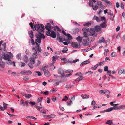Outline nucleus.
<instances>
[{
  "mask_svg": "<svg viewBox=\"0 0 125 125\" xmlns=\"http://www.w3.org/2000/svg\"><path fill=\"white\" fill-rule=\"evenodd\" d=\"M51 26V25L49 23H47V25L45 26V28L46 29L48 30V31H50Z\"/></svg>",
  "mask_w": 125,
  "mask_h": 125,
  "instance_id": "8",
  "label": "nucleus"
},
{
  "mask_svg": "<svg viewBox=\"0 0 125 125\" xmlns=\"http://www.w3.org/2000/svg\"><path fill=\"white\" fill-rule=\"evenodd\" d=\"M81 97L83 99H85L88 98L89 97V96L88 95L85 94H83L81 95Z\"/></svg>",
  "mask_w": 125,
  "mask_h": 125,
  "instance_id": "13",
  "label": "nucleus"
},
{
  "mask_svg": "<svg viewBox=\"0 0 125 125\" xmlns=\"http://www.w3.org/2000/svg\"><path fill=\"white\" fill-rule=\"evenodd\" d=\"M107 26L106 23V22L105 21L102 23L100 24V27L102 28H106Z\"/></svg>",
  "mask_w": 125,
  "mask_h": 125,
  "instance_id": "14",
  "label": "nucleus"
},
{
  "mask_svg": "<svg viewBox=\"0 0 125 125\" xmlns=\"http://www.w3.org/2000/svg\"><path fill=\"white\" fill-rule=\"evenodd\" d=\"M115 106L112 107L113 109L115 110H116L118 109H119V106L118 107L116 105H114Z\"/></svg>",
  "mask_w": 125,
  "mask_h": 125,
  "instance_id": "59",
  "label": "nucleus"
},
{
  "mask_svg": "<svg viewBox=\"0 0 125 125\" xmlns=\"http://www.w3.org/2000/svg\"><path fill=\"white\" fill-rule=\"evenodd\" d=\"M73 71V70H64V72L67 73H71Z\"/></svg>",
  "mask_w": 125,
  "mask_h": 125,
  "instance_id": "31",
  "label": "nucleus"
},
{
  "mask_svg": "<svg viewBox=\"0 0 125 125\" xmlns=\"http://www.w3.org/2000/svg\"><path fill=\"white\" fill-rule=\"evenodd\" d=\"M82 43L83 45L85 46H87L91 45V42L89 41V39L88 38H87V39H83Z\"/></svg>",
  "mask_w": 125,
  "mask_h": 125,
  "instance_id": "5",
  "label": "nucleus"
},
{
  "mask_svg": "<svg viewBox=\"0 0 125 125\" xmlns=\"http://www.w3.org/2000/svg\"><path fill=\"white\" fill-rule=\"evenodd\" d=\"M89 62V61L88 60L82 62L80 64V66H82L83 65L86 64H88Z\"/></svg>",
  "mask_w": 125,
  "mask_h": 125,
  "instance_id": "17",
  "label": "nucleus"
},
{
  "mask_svg": "<svg viewBox=\"0 0 125 125\" xmlns=\"http://www.w3.org/2000/svg\"><path fill=\"white\" fill-rule=\"evenodd\" d=\"M29 34L31 38L33 37V33L32 30H31L29 32Z\"/></svg>",
  "mask_w": 125,
  "mask_h": 125,
  "instance_id": "23",
  "label": "nucleus"
},
{
  "mask_svg": "<svg viewBox=\"0 0 125 125\" xmlns=\"http://www.w3.org/2000/svg\"><path fill=\"white\" fill-rule=\"evenodd\" d=\"M44 71V74L45 76L49 77L50 76V73L48 70H46Z\"/></svg>",
  "mask_w": 125,
  "mask_h": 125,
  "instance_id": "11",
  "label": "nucleus"
},
{
  "mask_svg": "<svg viewBox=\"0 0 125 125\" xmlns=\"http://www.w3.org/2000/svg\"><path fill=\"white\" fill-rule=\"evenodd\" d=\"M119 109H125V105H122L119 106Z\"/></svg>",
  "mask_w": 125,
  "mask_h": 125,
  "instance_id": "46",
  "label": "nucleus"
},
{
  "mask_svg": "<svg viewBox=\"0 0 125 125\" xmlns=\"http://www.w3.org/2000/svg\"><path fill=\"white\" fill-rule=\"evenodd\" d=\"M109 50L108 49H105L104 52V54L105 56H106L107 55V52H109Z\"/></svg>",
  "mask_w": 125,
  "mask_h": 125,
  "instance_id": "53",
  "label": "nucleus"
},
{
  "mask_svg": "<svg viewBox=\"0 0 125 125\" xmlns=\"http://www.w3.org/2000/svg\"><path fill=\"white\" fill-rule=\"evenodd\" d=\"M57 39L58 40L59 42H62L64 41H66L63 37L61 36L57 37Z\"/></svg>",
  "mask_w": 125,
  "mask_h": 125,
  "instance_id": "12",
  "label": "nucleus"
},
{
  "mask_svg": "<svg viewBox=\"0 0 125 125\" xmlns=\"http://www.w3.org/2000/svg\"><path fill=\"white\" fill-rule=\"evenodd\" d=\"M66 41L67 42H62L63 43L64 45H68V44L69 43V42H70V41H69L68 40H67Z\"/></svg>",
  "mask_w": 125,
  "mask_h": 125,
  "instance_id": "49",
  "label": "nucleus"
},
{
  "mask_svg": "<svg viewBox=\"0 0 125 125\" xmlns=\"http://www.w3.org/2000/svg\"><path fill=\"white\" fill-rule=\"evenodd\" d=\"M53 28L55 31H58L59 32L61 31V30L57 26H54Z\"/></svg>",
  "mask_w": 125,
  "mask_h": 125,
  "instance_id": "18",
  "label": "nucleus"
},
{
  "mask_svg": "<svg viewBox=\"0 0 125 125\" xmlns=\"http://www.w3.org/2000/svg\"><path fill=\"white\" fill-rule=\"evenodd\" d=\"M73 31L74 33H78L79 31V29L78 28H76L74 29Z\"/></svg>",
  "mask_w": 125,
  "mask_h": 125,
  "instance_id": "41",
  "label": "nucleus"
},
{
  "mask_svg": "<svg viewBox=\"0 0 125 125\" xmlns=\"http://www.w3.org/2000/svg\"><path fill=\"white\" fill-rule=\"evenodd\" d=\"M26 118H30L32 119H34L35 120H37V119L35 117H34L31 116H27Z\"/></svg>",
  "mask_w": 125,
  "mask_h": 125,
  "instance_id": "33",
  "label": "nucleus"
},
{
  "mask_svg": "<svg viewBox=\"0 0 125 125\" xmlns=\"http://www.w3.org/2000/svg\"><path fill=\"white\" fill-rule=\"evenodd\" d=\"M22 95L26 98H29L32 96L31 95L29 94H23Z\"/></svg>",
  "mask_w": 125,
  "mask_h": 125,
  "instance_id": "21",
  "label": "nucleus"
},
{
  "mask_svg": "<svg viewBox=\"0 0 125 125\" xmlns=\"http://www.w3.org/2000/svg\"><path fill=\"white\" fill-rule=\"evenodd\" d=\"M34 73H37L38 76H39L42 75V74H41V73L39 71H34Z\"/></svg>",
  "mask_w": 125,
  "mask_h": 125,
  "instance_id": "56",
  "label": "nucleus"
},
{
  "mask_svg": "<svg viewBox=\"0 0 125 125\" xmlns=\"http://www.w3.org/2000/svg\"><path fill=\"white\" fill-rule=\"evenodd\" d=\"M84 79V77L83 76H80L76 79L75 80V81L79 82Z\"/></svg>",
  "mask_w": 125,
  "mask_h": 125,
  "instance_id": "16",
  "label": "nucleus"
},
{
  "mask_svg": "<svg viewBox=\"0 0 125 125\" xmlns=\"http://www.w3.org/2000/svg\"><path fill=\"white\" fill-rule=\"evenodd\" d=\"M94 18L98 22H99L101 21L100 19L97 17L95 16L94 17Z\"/></svg>",
  "mask_w": 125,
  "mask_h": 125,
  "instance_id": "29",
  "label": "nucleus"
},
{
  "mask_svg": "<svg viewBox=\"0 0 125 125\" xmlns=\"http://www.w3.org/2000/svg\"><path fill=\"white\" fill-rule=\"evenodd\" d=\"M30 41L31 42V43L32 44V45L33 46L35 44V42H34L33 40V39H32V38L31 39V41H30H30H29V43L30 44Z\"/></svg>",
  "mask_w": 125,
  "mask_h": 125,
  "instance_id": "26",
  "label": "nucleus"
},
{
  "mask_svg": "<svg viewBox=\"0 0 125 125\" xmlns=\"http://www.w3.org/2000/svg\"><path fill=\"white\" fill-rule=\"evenodd\" d=\"M113 109L112 107H110L106 110V112H108L112 111Z\"/></svg>",
  "mask_w": 125,
  "mask_h": 125,
  "instance_id": "42",
  "label": "nucleus"
},
{
  "mask_svg": "<svg viewBox=\"0 0 125 125\" xmlns=\"http://www.w3.org/2000/svg\"><path fill=\"white\" fill-rule=\"evenodd\" d=\"M72 101H68L67 102V105L68 106H70L71 105V104H72Z\"/></svg>",
  "mask_w": 125,
  "mask_h": 125,
  "instance_id": "51",
  "label": "nucleus"
},
{
  "mask_svg": "<svg viewBox=\"0 0 125 125\" xmlns=\"http://www.w3.org/2000/svg\"><path fill=\"white\" fill-rule=\"evenodd\" d=\"M106 42V40L103 37H101L100 38L98 42L99 43H104Z\"/></svg>",
  "mask_w": 125,
  "mask_h": 125,
  "instance_id": "10",
  "label": "nucleus"
},
{
  "mask_svg": "<svg viewBox=\"0 0 125 125\" xmlns=\"http://www.w3.org/2000/svg\"><path fill=\"white\" fill-rule=\"evenodd\" d=\"M68 99V98L66 96H65L64 97L63 99H62V101H67Z\"/></svg>",
  "mask_w": 125,
  "mask_h": 125,
  "instance_id": "43",
  "label": "nucleus"
},
{
  "mask_svg": "<svg viewBox=\"0 0 125 125\" xmlns=\"http://www.w3.org/2000/svg\"><path fill=\"white\" fill-rule=\"evenodd\" d=\"M70 84L69 83H67L65 86V87L66 88L68 89L69 88H70Z\"/></svg>",
  "mask_w": 125,
  "mask_h": 125,
  "instance_id": "62",
  "label": "nucleus"
},
{
  "mask_svg": "<svg viewBox=\"0 0 125 125\" xmlns=\"http://www.w3.org/2000/svg\"><path fill=\"white\" fill-rule=\"evenodd\" d=\"M68 50L67 48L65 47L63 48V50L62 51V52L64 53H67V51Z\"/></svg>",
  "mask_w": 125,
  "mask_h": 125,
  "instance_id": "35",
  "label": "nucleus"
},
{
  "mask_svg": "<svg viewBox=\"0 0 125 125\" xmlns=\"http://www.w3.org/2000/svg\"><path fill=\"white\" fill-rule=\"evenodd\" d=\"M64 71L61 68H59L58 71V73L59 74H61V72H64Z\"/></svg>",
  "mask_w": 125,
  "mask_h": 125,
  "instance_id": "38",
  "label": "nucleus"
},
{
  "mask_svg": "<svg viewBox=\"0 0 125 125\" xmlns=\"http://www.w3.org/2000/svg\"><path fill=\"white\" fill-rule=\"evenodd\" d=\"M20 63H21V64H20L19 65L21 67H24L25 65V64L23 62H21Z\"/></svg>",
  "mask_w": 125,
  "mask_h": 125,
  "instance_id": "61",
  "label": "nucleus"
},
{
  "mask_svg": "<svg viewBox=\"0 0 125 125\" xmlns=\"http://www.w3.org/2000/svg\"><path fill=\"white\" fill-rule=\"evenodd\" d=\"M29 103L31 106L34 105L35 104V102H30Z\"/></svg>",
  "mask_w": 125,
  "mask_h": 125,
  "instance_id": "52",
  "label": "nucleus"
},
{
  "mask_svg": "<svg viewBox=\"0 0 125 125\" xmlns=\"http://www.w3.org/2000/svg\"><path fill=\"white\" fill-rule=\"evenodd\" d=\"M34 107L37 109L39 111L40 110V106L35 105L34 106Z\"/></svg>",
  "mask_w": 125,
  "mask_h": 125,
  "instance_id": "64",
  "label": "nucleus"
},
{
  "mask_svg": "<svg viewBox=\"0 0 125 125\" xmlns=\"http://www.w3.org/2000/svg\"><path fill=\"white\" fill-rule=\"evenodd\" d=\"M110 93V92L109 91L107 90H105L104 92V94L106 95L109 94Z\"/></svg>",
  "mask_w": 125,
  "mask_h": 125,
  "instance_id": "48",
  "label": "nucleus"
},
{
  "mask_svg": "<svg viewBox=\"0 0 125 125\" xmlns=\"http://www.w3.org/2000/svg\"><path fill=\"white\" fill-rule=\"evenodd\" d=\"M97 4L99 6V5L101 6L102 5V2L99 1H97Z\"/></svg>",
  "mask_w": 125,
  "mask_h": 125,
  "instance_id": "58",
  "label": "nucleus"
},
{
  "mask_svg": "<svg viewBox=\"0 0 125 125\" xmlns=\"http://www.w3.org/2000/svg\"><path fill=\"white\" fill-rule=\"evenodd\" d=\"M34 27L35 29L38 32V34L35 35L37 39L35 41V43L37 46V51L41 52L42 50L39 46L40 44H39L38 43H40L41 42V38L43 39L45 38V36L43 34L44 28L43 25L42 24H36L34 25Z\"/></svg>",
  "mask_w": 125,
  "mask_h": 125,
  "instance_id": "1",
  "label": "nucleus"
},
{
  "mask_svg": "<svg viewBox=\"0 0 125 125\" xmlns=\"http://www.w3.org/2000/svg\"><path fill=\"white\" fill-rule=\"evenodd\" d=\"M98 66V65L97 64L95 65V66L92 67L91 68L93 70H94L97 69Z\"/></svg>",
  "mask_w": 125,
  "mask_h": 125,
  "instance_id": "36",
  "label": "nucleus"
},
{
  "mask_svg": "<svg viewBox=\"0 0 125 125\" xmlns=\"http://www.w3.org/2000/svg\"><path fill=\"white\" fill-rule=\"evenodd\" d=\"M95 30L97 32L101 30V27L99 26H96L94 27Z\"/></svg>",
  "mask_w": 125,
  "mask_h": 125,
  "instance_id": "15",
  "label": "nucleus"
},
{
  "mask_svg": "<svg viewBox=\"0 0 125 125\" xmlns=\"http://www.w3.org/2000/svg\"><path fill=\"white\" fill-rule=\"evenodd\" d=\"M71 44L72 46L74 48H79L81 46L80 44L78 42H72Z\"/></svg>",
  "mask_w": 125,
  "mask_h": 125,
  "instance_id": "6",
  "label": "nucleus"
},
{
  "mask_svg": "<svg viewBox=\"0 0 125 125\" xmlns=\"http://www.w3.org/2000/svg\"><path fill=\"white\" fill-rule=\"evenodd\" d=\"M21 54L19 53L16 56V58L18 59H21Z\"/></svg>",
  "mask_w": 125,
  "mask_h": 125,
  "instance_id": "47",
  "label": "nucleus"
},
{
  "mask_svg": "<svg viewBox=\"0 0 125 125\" xmlns=\"http://www.w3.org/2000/svg\"><path fill=\"white\" fill-rule=\"evenodd\" d=\"M20 104L23 105V106H24L25 105L24 103V100L22 99H21V100H20Z\"/></svg>",
  "mask_w": 125,
  "mask_h": 125,
  "instance_id": "50",
  "label": "nucleus"
},
{
  "mask_svg": "<svg viewBox=\"0 0 125 125\" xmlns=\"http://www.w3.org/2000/svg\"><path fill=\"white\" fill-rule=\"evenodd\" d=\"M99 6L95 4L94 6V5L92 7L93 10L94 11L96 10L98 8Z\"/></svg>",
  "mask_w": 125,
  "mask_h": 125,
  "instance_id": "22",
  "label": "nucleus"
},
{
  "mask_svg": "<svg viewBox=\"0 0 125 125\" xmlns=\"http://www.w3.org/2000/svg\"><path fill=\"white\" fill-rule=\"evenodd\" d=\"M47 35L50 36L53 38H55L56 36L55 32L53 30H52L50 31H47L46 32Z\"/></svg>",
  "mask_w": 125,
  "mask_h": 125,
  "instance_id": "4",
  "label": "nucleus"
},
{
  "mask_svg": "<svg viewBox=\"0 0 125 125\" xmlns=\"http://www.w3.org/2000/svg\"><path fill=\"white\" fill-rule=\"evenodd\" d=\"M56 116V115L54 114H51L49 115V118H55Z\"/></svg>",
  "mask_w": 125,
  "mask_h": 125,
  "instance_id": "40",
  "label": "nucleus"
},
{
  "mask_svg": "<svg viewBox=\"0 0 125 125\" xmlns=\"http://www.w3.org/2000/svg\"><path fill=\"white\" fill-rule=\"evenodd\" d=\"M91 24V23L90 22H88L87 23H86L85 24H83V25L84 26H89Z\"/></svg>",
  "mask_w": 125,
  "mask_h": 125,
  "instance_id": "55",
  "label": "nucleus"
},
{
  "mask_svg": "<svg viewBox=\"0 0 125 125\" xmlns=\"http://www.w3.org/2000/svg\"><path fill=\"white\" fill-rule=\"evenodd\" d=\"M91 0H89L88 2L89 6L90 7H92L93 5V2L91 1Z\"/></svg>",
  "mask_w": 125,
  "mask_h": 125,
  "instance_id": "37",
  "label": "nucleus"
},
{
  "mask_svg": "<svg viewBox=\"0 0 125 125\" xmlns=\"http://www.w3.org/2000/svg\"><path fill=\"white\" fill-rule=\"evenodd\" d=\"M26 75H29L32 73V72L30 70H26Z\"/></svg>",
  "mask_w": 125,
  "mask_h": 125,
  "instance_id": "28",
  "label": "nucleus"
},
{
  "mask_svg": "<svg viewBox=\"0 0 125 125\" xmlns=\"http://www.w3.org/2000/svg\"><path fill=\"white\" fill-rule=\"evenodd\" d=\"M47 66H48L47 64H44L43 65L42 69L44 71L47 70L46 69Z\"/></svg>",
  "mask_w": 125,
  "mask_h": 125,
  "instance_id": "30",
  "label": "nucleus"
},
{
  "mask_svg": "<svg viewBox=\"0 0 125 125\" xmlns=\"http://www.w3.org/2000/svg\"><path fill=\"white\" fill-rule=\"evenodd\" d=\"M123 70L122 69H119L118 70V72L119 75L121 74L122 73H123Z\"/></svg>",
  "mask_w": 125,
  "mask_h": 125,
  "instance_id": "32",
  "label": "nucleus"
},
{
  "mask_svg": "<svg viewBox=\"0 0 125 125\" xmlns=\"http://www.w3.org/2000/svg\"><path fill=\"white\" fill-rule=\"evenodd\" d=\"M10 53L11 54L10 55H9L8 54H5L4 55L3 58L6 60H7L8 62H7V64L9 65H10L12 64L13 62V66H15V62H12L10 60V59H11L13 57L12 54L11 53V52H10Z\"/></svg>",
  "mask_w": 125,
  "mask_h": 125,
  "instance_id": "2",
  "label": "nucleus"
},
{
  "mask_svg": "<svg viewBox=\"0 0 125 125\" xmlns=\"http://www.w3.org/2000/svg\"><path fill=\"white\" fill-rule=\"evenodd\" d=\"M26 70H24L21 71L20 73L22 75H26Z\"/></svg>",
  "mask_w": 125,
  "mask_h": 125,
  "instance_id": "60",
  "label": "nucleus"
},
{
  "mask_svg": "<svg viewBox=\"0 0 125 125\" xmlns=\"http://www.w3.org/2000/svg\"><path fill=\"white\" fill-rule=\"evenodd\" d=\"M66 36H67L68 39V40H67L69 41V40H71L72 39V37L71 36L70 34H67V35Z\"/></svg>",
  "mask_w": 125,
  "mask_h": 125,
  "instance_id": "39",
  "label": "nucleus"
},
{
  "mask_svg": "<svg viewBox=\"0 0 125 125\" xmlns=\"http://www.w3.org/2000/svg\"><path fill=\"white\" fill-rule=\"evenodd\" d=\"M113 123V121L112 120H107L106 122V124H108L109 125H111Z\"/></svg>",
  "mask_w": 125,
  "mask_h": 125,
  "instance_id": "34",
  "label": "nucleus"
},
{
  "mask_svg": "<svg viewBox=\"0 0 125 125\" xmlns=\"http://www.w3.org/2000/svg\"><path fill=\"white\" fill-rule=\"evenodd\" d=\"M33 64L29 62L28 63V65L31 68H33Z\"/></svg>",
  "mask_w": 125,
  "mask_h": 125,
  "instance_id": "45",
  "label": "nucleus"
},
{
  "mask_svg": "<svg viewBox=\"0 0 125 125\" xmlns=\"http://www.w3.org/2000/svg\"><path fill=\"white\" fill-rule=\"evenodd\" d=\"M67 80V79L66 78H65L61 80L60 81V82H63L66 81Z\"/></svg>",
  "mask_w": 125,
  "mask_h": 125,
  "instance_id": "63",
  "label": "nucleus"
},
{
  "mask_svg": "<svg viewBox=\"0 0 125 125\" xmlns=\"http://www.w3.org/2000/svg\"><path fill=\"white\" fill-rule=\"evenodd\" d=\"M89 31V29H87L85 28H84L82 29V31L84 32L88 33Z\"/></svg>",
  "mask_w": 125,
  "mask_h": 125,
  "instance_id": "24",
  "label": "nucleus"
},
{
  "mask_svg": "<svg viewBox=\"0 0 125 125\" xmlns=\"http://www.w3.org/2000/svg\"><path fill=\"white\" fill-rule=\"evenodd\" d=\"M83 38V37H80V36H79L76 38V39L78 41V42L80 43L82 42V40Z\"/></svg>",
  "mask_w": 125,
  "mask_h": 125,
  "instance_id": "9",
  "label": "nucleus"
},
{
  "mask_svg": "<svg viewBox=\"0 0 125 125\" xmlns=\"http://www.w3.org/2000/svg\"><path fill=\"white\" fill-rule=\"evenodd\" d=\"M23 60L25 62H27L28 61V59L27 56L26 55L23 58Z\"/></svg>",
  "mask_w": 125,
  "mask_h": 125,
  "instance_id": "27",
  "label": "nucleus"
},
{
  "mask_svg": "<svg viewBox=\"0 0 125 125\" xmlns=\"http://www.w3.org/2000/svg\"><path fill=\"white\" fill-rule=\"evenodd\" d=\"M54 63H52V64H50V67H51V68L50 69H54L55 67V66L53 65V64Z\"/></svg>",
  "mask_w": 125,
  "mask_h": 125,
  "instance_id": "44",
  "label": "nucleus"
},
{
  "mask_svg": "<svg viewBox=\"0 0 125 125\" xmlns=\"http://www.w3.org/2000/svg\"><path fill=\"white\" fill-rule=\"evenodd\" d=\"M82 74L81 72H78L75 74V76H80L81 75H82Z\"/></svg>",
  "mask_w": 125,
  "mask_h": 125,
  "instance_id": "57",
  "label": "nucleus"
},
{
  "mask_svg": "<svg viewBox=\"0 0 125 125\" xmlns=\"http://www.w3.org/2000/svg\"><path fill=\"white\" fill-rule=\"evenodd\" d=\"M89 35L91 36H92L94 38H95L97 37V33L96 32L95 29L94 28L90 29L89 31Z\"/></svg>",
  "mask_w": 125,
  "mask_h": 125,
  "instance_id": "3",
  "label": "nucleus"
},
{
  "mask_svg": "<svg viewBox=\"0 0 125 125\" xmlns=\"http://www.w3.org/2000/svg\"><path fill=\"white\" fill-rule=\"evenodd\" d=\"M3 104L4 106V107L5 108V109H6L7 107V105H8V104L5 103L4 102H3Z\"/></svg>",
  "mask_w": 125,
  "mask_h": 125,
  "instance_id": "54",
  "label": "nucleus"
},
{
  "mask_svg": "<svg viewBox=\"0 0 125 125\" xmlns=\"http://www.w3.org/2000/svg\"><path fill=\"white\" fill-rule=\"evenodd\" d=\"M5 63L0 59V70L1 71H3V68L5 66Z\"/></svg>",
  "mask_w": 125,
  "mask_h": 125,
  "instance_id": "7",
  "label": "nucleus"
},
{
  "mask_svg": "<svg viewBox=\"0 0 125 125\" xmlns=\"http://www.w3.org/2000/svg\"><path fill=\"white\" fill-rule=\"evenodd\" d=\"M79 61V59H77L73 61H70L69 60L68 61V62L69 63H75L78 61Z\"/></svg>",
  "mask_w": 125,
  "mask_h": 125,
  "instance_id": "25",
  "label": "nucleus"
},
{
  "mask_svg": "<svg viewBox=\"0 0 125 125\" xmlns=\"http://www.w3.org/2000/svg\"><path fill=\"white\" fill-rule=\"evenodd\" d=\"M58 58L57 56H54L52 57V59L53 61L52 62L54 63L55 61Z\"/></svg>",
  "mask_w": 125,
  "mask_h": 125,
  "instance_id": "20",
  "label": "nucleus"
},
{
  "mask_svg": "<svg viewBox=\"0 0 125 125\" xmlns=\"http://www.w3.org/2000/svg\"><path fill=\"white\" fill-rule=\"evenodd\" d=\"M30 63L34 64L35 62V59L34 58L31 57L30 58Z\"/></svg>",
  "mask_w": 125,
  "mask_h": 125,
  "instance_id": "19",
  "label": "nucleus"
}]
</instances>
